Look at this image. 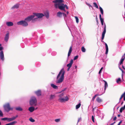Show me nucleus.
I'll return each mask as SVG.
<instances>
[{
  "mask_svg": "<svg viewBox=\"0 0 125 125\" xmlns=\"http://www.w3.org/2000/svg\"><path fill=\"white\" fill-rule=\"evenodd\" d=\"M63 0H55L52 1L53 2L55 3L54 6L55 8L65 11V5L63 3Z\"/></svg>",
  "mask_w": 125,
  "mask_h": 125,
  "instance_id": "nucleus-1",
  "label": "nucleus"
},
{
  "mask_svg": "<svg viewBox=\"0 0 125 125\" xmlns=\"http://www.w3.org/2000/svg\"><path fill=\"white\" fill-rule=\"evenodd\" d=\"M65 72L64 68H62L60 71L57 77L56 82V83H60L62 82L64 78Z\"/></svg>",
  "mask_w": 125,
  "mask_h": 125,
  "instance_id": "nucleus-2",
  "label": "nucleus"
},
{
  "mask_svg": "<svg viewBox=\"0 0 125 125\" xmlns=\"http://www.w3.org/2000/svg\"><path fill=\"white\" fill-rule=\"evenodd\" d=\"M26 18L25 19V20L17 22L18 25H21L22 26L26 27L28 26V22L31 20L34 17V16H29Z\"/></svg>",
  "mask_w": 125,
  "mask_h": 125,
  "instance_id": "nucleus-3",
  "label": "nucleus"
},
{
  "mask_svg": "<svg viewBox=\"0 0 125 125\" xmlns=\"http://www.w3.org/2000/svg\"><path fill=\"white\" fill-rule=\"evenodd\" d=\"M64 93H62L59 95V97L60 98L58 99V100L59 102L63 103L69 100V98L67 96H65L64 98H62L64 96Z\"/></svg>",
  "mask_w": 125,
  "mask_h": 125,
  "instance_id": "nucleus-4",
  "label": "nucleus"
},
{
  "mask_svg": "<svg viewBox=\"0 0 125 125\" xmlns=\"http://www.w3.org/2000/svg\"><path fill=\"white\" fill-rule=\"evenodd\" d=\"M3 107L5 111L7 112H9L10 110H12L13 108H11L9 103H7L3 105Z\"/></svg>",
  "mask_w": 125,
  "mask_h": 125,
  "instance_id": "nucleus-5",
  "label": "nucleus"
},
{
  "mask_svg": "<svg viewBox=\"0 0 125 125\" xmlns=\"http://www.w3.org/2000/svg\"><path fill=\"white\" fill-rule=\"evenodd\" d=\"M37 103V100L36 97L34 96L31 97L30 101V105H36Z\"/></svg>",
  "mask_w": 125,
  "mask_h": 125,
  "instance_id": "nucleus-6",
  "label": "nucleus"
},
{
  "mask_svg": "<svg viewBox=\"0 0 125 125\" xmlns=\"http://www.w3.org/2000/svg\"><path fill=\"white\" fill-rule=\"evenodd\" d=\"M44 15L42 13H36L34 12L33 13V15H31V16H49V11L48 10H47L45 11L44 12Z\"/></svg>",
  "mask_w": 125,
  "mask_h": 125,
  "instance_id": "nucleus-7",
  "label": "nucleus"
},
{
  "mask_svg": "<svg viewBox=\"0 0 125 125\" xmlns=\"http://www.w3.org/2000/svg\"><path fill=\"white\" fill-rule=\"evenodd\" d=\"M18 116L17 115H16L15 116H13L11 118H7V120L8 122H11L12 121H13L16 119L18 117Z\"/></svg>",
  "mask_w": 125,
  "mask_h": 125,
  "instance_id": "nucleus-8",
  "label": "nucleus"
},
{
  "mask_svg": "<svg viewBox=\"0 0 125 125\" xmlns=\"http://www.w3.org/2000/svg\"><path fill=\"white\" fill-rule=\"evenodd\" d=\"M0 59L3 61L4 60V56L3 51H1L0 52Z\"/></svg>",
  "mask_w": 125,
  "mask_h": 125,
  "instance_id": "nucleus-9",
  "label": "nucleus"
},
{
  "mask_svg": "<svg viewBox=\"0 0 125 125\" xmlns=\"http://www.w3.org/2000/svg\"><path fill=\"white\" fill-rule=\"evenodd\" d=\"M9 38V33L8 32L7 33L5 36L4 40L6 42H7Z\"/></svg>",
  "mask_w": 125,
  "mask_h": 125,
  "instance_id": "nucleus-10",
  "label": "nucleus"
},
{
  "mask_svg": "<svg viewBox=\"0 0 125 125\" xmlns=\"http://www.w3.org/2000/svg\"><path fill=\"white\" fill-rule=\"evenodd\" d=\"M20 4H16L14 5L13 7H12L11 9H17L18 8Z\"/></svg>",
  "mask_w": 125,
  "mask_h": 125,
  "instance_id": "nucleus-11",
  "label": "nucleus"
},
{
  "mask_svg": "<svg viewBox=\"0 0 125 125\" xmlns=\"http://www.w3.org/2000/svg\"><path fill=\"white\" fill-rule=\"evenodd\" d=\"M35 93L38 96H40L41 95V91L40 90H39L37 91H35Z\"/></svg>",
  "mask_w": 125,
  "mask_h": 125,
  "instance_id": "nucleus-12",
  "label": "nucleus"
},
{
  "mask_svg": "<svg viewBox=\"0 0 125 125\" xmlns=\"http://www.w3.org/2000/svg\"><path fill=\"white\" fill-rule=\"evenodd\" d=\"M125 55V53L122 56V57L120 60V62L119 63L120 65H121V64L123 63V62L124 61L125 58V57L123 58Z\"/></svg>",
  "mask_w": 125,
  "mask_h": 125,
  "instance_id": "nucleus-13",
  "label": "nucleus"
},
{
  "mask_svg": "<svg viewBox=\"0 0 125 125\" xmlns=\"http://www.w3.org/2000/svg\"><path fill=\"white\" fill-rule=\"evenodd\" d=\"M6 24L8 26H11L13 25V23L11 22H6Z\"/></svg>",
  "mask_w": 125,
  "mask_h": 125,
  "instance_id": "nucleus-14",
  "label": "nucleus"
},
{
  "mask_svg": "<svg viewBox=\"0 0 125 125\" xmlns=\"http://www.w3.org/2000/svg\"><path fill=\"white\" fill-rule=\"evenodd\" d=\"M72 46H71L70 47L69 49V50L68 54V57H69L70 55V54L72 52Z\"/></svg>",
  "mask_w": 125,
  "mask_h": 125,
  "instance_id": "nucleus-15",
  "label": "nucleus"
},
{
  "mask_svg": "<svg viewBox=\"0 0 125 125\" xmlns=\"http://www.w3.org/2000/svg\"><path fill=\"white\" fill-rule=\"evenodd\" d=\"M105 47H106V52H105V54H107V53H108V46L107 44L106 43H105Z\"/></svg>",
  "mask_w": 125,
  "mask_h": 125,
  "instance_id": "nucleus-16",
  "label": "nucleus"
},
{
  "mask_svg": "<svg viewBox=\"0 0 125 125\" xmlns=\"http://www.w3.org/2000/svg\"><path fill=\"white\" fill-rule=\"evenodd\" d=\"M35 109V108L33 107H31L29 108V110L31 112H32Z\"/></svg>",
  "mask_w": 125,
  "mask_h": 125,
  "instance_id": "nucleus-17",
  "label": "nucleus"
},
{
  "mask_svg": "<svg viewBox=\"0 0 125 125\" xmlns=\"http://www.w3.org/2000/svg\"><path fill=\"white\" fill-rule=\"evenodd\" d=\"M96 101L98 103H101L103 101V100L102 99L100 98L99 97H97L96 99Z\"/></svg>",
  "mask_w": 125,
  "mask_h": 125,
  "instance_id": "nucleus-18",
  "label": "nucleus"
},
{
  "mask_svg": "<svg viewBox=\"0 0 125 125\" xmlns=\"http://www.w3.org/2000/svg\"><path fill=\"white\" fill-rule=\"evenodd\" d=\"M104 82V90L105 91V90L106 88L108 87V85L107 82L103 80Z\"/></svg>",
  "mask_w": 125,
  "mask_h": 125,
  "instance_id": "nucleus-19",
  "label": "nucleus"
},
{
  "mask_svg": "<svg viewBox=\"0 0 125 125\" xmlns=\"http://www.w3.org/2000/svg\"><path fill=\"white\" fill-rule=\"evenodd\" d=\"M51 86L54 89H57L58 88V86L53 84H52Z\"/></svg>",
  "mask_w": 125,
  "mask_h": 125,
  "instance_id": "nucleus-20",
  "label": "nucleus"
},
{
  "mask_svg": "<svg viewBox=\"0 0 125 125\" xmlns=\"http://www.w3.org/2000/svg\"><path fill=\"white\" fill-rule=\"evenodd\" d=\"M15 109L16 110H18L20 111H21L22 110V109L20 107H16L15 108Z\"/></svg>",
  "mask_w": 125,
  "mask_h": 125,
  "instance_id": "nucleus-21",
  "label": "nucleus"
},
{
  "mask_svg": "<svg viewBox=\"0 0 125 125\" xmlns=\"http://www.w3.org/2000/svg\"><path fill=\"white\" fill-rule=\"evenodd\" d=\"M81 105V104L80 103H79L78 104L76 105V108L77 109L79 108Z\"/></svg>",
  "mask_w": 125,
  "mask_h": 125,
  "instance_id": "nucleus-22",
  "label": "nucleus"
},
{
  "mask_svg": "<svg viewBox=\"0 0 125 125\" xmlns=\"http://www.w3.org/2000/svg\"><path fill=\"white\" fill-rule=\"evenodd\" d=\"M99 9L100 11V12L101 13V14L102 15H103V9L102 8L100 7H99Z\"/></svg>",
  "mask_w": 125,
  "mask_h": 125,
  "instance_id": "nucleus-23",
  "label": "nucleus"
},
{
  "mask_svg": "<svg viewBox=\"0 0 125 125\" xmlns=\"http://www.w3.org/2000/svg\"><path fill=\"white\" fill-rule=\"evenodd\" d=\"M76 22L78 23L79 22V19L77 16H75Z\"/></svg>",
  "mask_w": 125,
  "mask_h": 125,
  "instance_id": "nucleus-24",
  "label": "nucleus"
},
{
  "mask_svg": "<svg viewBox=\"0 0 125 125\" xmlns=\"http://www.w3.org/2000/svg\"><path fill=\"white\" fill-rule=\"evenodd\" d=\"M55 97V95H52V94L51 95H50V99H52L53 98H54Z\"/></svg>",
  "mask_w": 125,
  "mask_h": 125,
  "instance_id": "nucleus-25",
  "label": "nucleus"
},
{
  "mask_svg": "<svg viewBox=\"0 0 125 125\" xmlns=\"http://www.w3.org/2000/svg\"><path fill=\"white\" fill-rule=\"evenodd\" d=\"M125 109L123 107H121L119 110V111L120 113H122L123 110H124Z\"/></svg>",
  "mask_w": 125,
  "mask_h": 125,
  "instance_id": "nucleus-26",
  "label": "nucleus"
},
{
  "mask_svg": "<svg viewBox=\"0 0 125 125\" xmlns=\"http://www.w3.org/2000/svg\"><path fill=\"white\" fill-rule=\"evenodd\" d=\"M29 120L31 122H34L35 120L32 118L31 117L29 118Z\"/></svg>",
  "mask_w": 125,
  "mask_h": 125,
  "instance_id": "nucleus-27",
  "label": "nucleus"
},
{
  "mask_svg": "<svg viewBox=\"0 0 125 125\" xmlns=\"http://www.w3.org/2000/svg\"><path fill=\"white\" fill-rule=\"evenodd\" d=\"M93 4L95 7L97 8H98V6L96 3L95 2H94L93 3Z\"/></svg>",
  "mask_w": 125,
  "mask_h": 125,
  "instance_id": "nucleus-28",
  "label": "nucleus"
},
{
  "mask_svg": "<svg viewBox=\"0 0 125 125\" xmlns=\"http://www.w3.org/2000/svg\"><path fill=\"white\" fill-rule=\"evenodd\" d=\"M82 51L83 52H85V49L83 47H82Z\"/></svg>",
  "mask_w": 125,
  "mask_h": 125,
  "instance_id": "nucleus-29",
  "label": "nucleus"
},
{
  "mask_svg": "<svg viewBox=\"0 0 125 125\" xmlns=\"http://www.w3.org/2000/svg\"><path fill=\"white\" fill-rule=\"evenodd\" d=\"M104 30L103 31H106V25L105 23L104 25Z\"/></svg>",
  "mask_w": 125,
  "mask_h": 125,
  "instance_id": "nucleus-30",
  "label": "nucleus"
},
{
  "mask_svg": "<svg viewBox=\"0 0 125 125\" xmlns=\"http://www.w3.org/2000/svg\"><path fill=\"white\" fill-rule=\"evenodd\" d=\"M21 13L24 15H25V13H27V12L26 10H24L23 11H21Z\"/></svg>",
  "mask_w": 125,
  "mask_h": 125,
  "instance_id": "nucleus-31",
  "label": "nucleus"
},
{
  "mask_svg": "<svg viewBox=\"0 0 125 125\" xmlns=\"http://www.w3.org/2000/svg\"><path fill=\"white\" fill-rule=\"evenodd\" d=\"M99 17H100V20L101 22H102L104 21V19L102 17V16H99Z\"/></svg>",
  "mask_w": 125,
  "mask_h": 125,
  "instance_id": "nucleus-32",
  "label": "nucleus"
},
{
  "mask_svg": "<svg viewBox=\"0 0 125 125\" xmlns=\"http://www.w3.org/2000/svg\"><path fill=\"white\" fill-rule=\"evenodd\" d=\"M106 31H103L102 34V37H104Z\"/></svg>",
  "mask_w": 125,
  "mask_h": 125,
  "instance_id": "nucleus-33",
  "label": "nucleus"
},
{
  "mask_svg": "<svg viewBox=\"0 0 125 125\" xmlns=\"http://www.w3.org/2000/svg\"><path fill=\"white\" fill-rule=\"evenodd\" d=\"M72 64L69 63L67 65V67H69V68H71L72 66Z\"/></svg>",
  "mask_w": 125,
  "mask_h": 125,
  "instance_id": "nucleus-34",
  "label": "nucleus"
},
{
  "mask_svg": "<svg viewBox=\"0 0 125 125\" xmlns=\"http://www.w3.org/2000/svg\"><path fill=\"white\" fill-rule=\"evenodd\" d=\"M121 81V79L120 78H119L116 80V82L118 83L119 82Z\"/></svg>",
  "mask_w": 125,
  "mask_h": 125,
  "instance_id": "nucleus-35",
  "label": "nucleus"
},
{
  "mask_svg": "<svg viewBox=\"0 0 125 125\" xmlns=\"http://www.w3.org/2000/svg\"><path fill=\"white\" fill-rule=\"evenodd\" d=\"M62 13L60 12H59L57 13V16H60V15H62Z\"/></svg>",
  "mask_w": 125,
  "mask_h": 125,
  "instance_id": "nucleus-36",
  "label": "nucleus"
},
{
  "mask_svg": "<svg viewBox=\"0 0 125 125\" xmlns=\"http://www.w3.org/2000/svg\"><path fill=\"white\" fill-rule=\"evenodd\" d=\"M60 120V119H55V121L56 122H59Z\"/></svg>",
  "mask_w": 125,
  "mask_h": 125,
  "instance_id": "nucleus-37",
  "label": "nucleus"
},
{
  "mask_svg": "<svg viewBox=\"0 0 125 125\" xmlns=\"http://www.w3.org/2000/svg\"><path fill=\"white\" fill-rule=\"evenodd\" d=\"M3 116V114L1 111L0 110V116L2 117Z\"/></svg>",
  "mask_w": 125,
  "mask_h": 125,
  "instance_id": "nucleus-38",
  "label": "nucleus"
},
{
  "mask_svg": "<svg viewBox=\"0 0 125 125\" xmlns=\"http://www.w3.org/2000/svg\"><path fill=\"white\" fill-rule=\"evenodd\" d=\"M2 120H7V117H5L4 118H2L1 119Z\"/></svg>",
  "mask_w": 125,
  "mask_h": 125,
  "instance_id": "nucleus-39",
  "label": "nucleus"
},
{
  "mask_svg": "<svg viewBox=\"0 0 125 125\" xmlns=\"http://www.w3.org/2000/svg\"><path fill=\"white\" fill-rule=\"evenodd\" d=\"M124 95L123 94L121 96L120 98L119 99V103L120 102V100L122 99V98L123 97V96Z\"/></svg>",
  "mask_w": 125,
  "mask_h": 125,
  "instance_id": "nucleus-40",
  "label": "nucleus"
},
{
  "mask_svg": "<svg viewBox=\"0 0 125 125\" xmlns=\"http://www.w3.org/2000/svg\"><path fill=\"white\" fill-rule=\"evenodd\" d=\"M78 55L75 56L74 58V59H73L74 60H76L78 58Z\"/></svg>",
  "mask_w": 125,
  "mask_h": 125,
  "instance_id": "nucleus-41",
  "label": "nucleus"
},
{
  "mask_svg": "<svg viewBox=\"0 0 125 125\" xmlns=\"http://www.w3.org/2000/svg\"><path fill=\"white\" fill-rule=\"evenodd\" d=\"M96 97L95 95H94V96L92 98V100L93 101H94L95 98V97Z\"/></svg>",
  "mask_w": 125,
  "mask_h": 125,
  "instance_id": "nucleus-42",
  "label": "nucleus"
},
{
  "mask_svg": "<svg viewBox=\"0 0 125 125\" xmlns=\"http://www.w3.org/2000/svg\"><path fill=\"white\" fill-rule=\"evenodd\" d=\"M92 121L93 122H94V116L93 115L92 116Z\"/></svg>",
  "mask_w": 125,
  "mask_h": 125,
  "instance_id": "nucleus-43",
  "label": "nucleus"
},
{
  "mask_svg": "<svg viewBox=\"0 0 125 125\" xmlns=\"http://www.w3.org/2000/svg\"><path fill=\"white\" fill-rule=\"evenodd\" d=\"M66 8L67 9H68V7L66 5H65V8Z\"/></svg>",
  "mask_w": 125,
  "mask_h": 125,
  "instance_id": "nucleus-44",
  "label": "nucleus"
},
{
  "mask_svg": "<svg viewBox=\"0 0 125 125\" xmlns=\"http://www.w3.org/2000/svg\"><path fill=\"white\" fill-rule=\"evenodd\" d=\"M73 60L72 59L71 60L70 62V63L71 64H72H72L73 63Z\"/></svg>",
  "mask_w": 125,
  "mask_h": 125,
  "instance_id": "nucleus-45",
  "label": "nucleus"
},
{
  "mask_svg": "<svg viewBox=\"0 0 125 125\" xmlns=\"http://www.w3.org/2000/svg\"><path fill=\"white\" fill-rule=\"evenodd\" d=\"M37 18H42V17L43 16H37Z\"/></svg>",
  "mask_w": 125,
  "mask_h": 125,
  "instance_id": "nucleus-46",
  "label": "nucleus"
},
{
  "mask_svg": "<svg viewBox=\"0 0 125 125\" xmlns=\"http://www.w3.org/2000/svg\"><path fill=\"white\" fill-rule=\"evenodd\" d=\"M116 116L113 119V120L114 121H115L116 120Z\"/></svg>",
  "mask_w": 125,
  "mask_h": 125,
  "instance_id": "nucleus-47",
  "label": "nucleus"
},
{
  "mask_svg": "<svg viewBox=\"0 0 125 125\" xmlns=\"http://www.w3.org/2000/svg\"><path fill=\"white\" fill-rule=\"evenodd\" d=\"M102 94H96L95 95L96 96V97L97 96H100Z\"/></svg>",
  "mask_w": 125,
  "mask_h": 125,
  "instance_id": "nucleus-48",
  "label": "nucleus"
},
{
  "mask_svg": "<svg viewBox=\"0 0 125 125\" xmlns=\"http://www.w3.org/2000/svg\"><path fill=\"white\" fill-rule=\"evenodd\" d=\"M3 49V48L2 47H0V51L1 50Z\"/></svg>",
  "mask_w": 125,
  "mask_h": 125,
  "instance_id": "nucleus-49",
  "label": "nucleus"
},
{
  "mask_svg": "<svg viewBox=\"0 0 125 125\" xmlns=\"http://www.w3.org/2000/svg\"><path fill=\"white\" fill-rule=\"evenodd\" d=\"M122 121H120L119 123H118V125H120V124H121L122 123Z\"/></svg>",
  "mask_w": 125,
  "mask_h": 125,
  "instance_id": "nucleus-50",
  "label": "nucleus"
},
{
  "mask_svg": "<svg viewBox=\"0 0 125 125\" xmlns=\"http://www.w3.org/2000/svg\"><path fill=\"white\" fill-rule=\"evenodd\" d=\"M81 120V118H79V119H78V122L80 120Z\"/></svg>",
  "mask_w": 125,
  "mask_h": 125,
  "instance_id": "nucleus-51",
  "label": "nucleus"
},
{
  "mask_svg": "<svg viewBox=\"0 0 125 125\" xmlns=\"http://www.w3.org/2000/svg\"><path fill=\"white\" fill-rule=\"evenodd\" d=\"M124 97V100L125 101V94H124V95L123 96Z\"/></svg>",
  "mask_w": 125,
  "mask_h": 125,
  "instance_id": "nucleus-52",
  "label": "nucleus"
},
{
  "mask_svg": "<svg viewBox=\"0 0 125 125\" xmlns=\"http://www.w3.org/2000/svg\"><path fill=\"white\" fill-rule=\"evenodd\" d=\"M96 108V107H95L94 108H93V110H92V111L93 112H94V110Z\"/></svg>",
  "mask_w": 125,
  "mask_h": 125,
  "instance_id": "nucleus-53",
  "label": "nucleus"
},
{
  "mask_svg": "<svg viewBox=\"0 0 125 125\" xmlns=\"http://www.w3.org/2000/svg\"><path fill=\"white\" fill-rule=\"evenodd\" d=\"M86 4L87 5H88V6H89V5H90L87 2H86Z\"/></svg>",
  "mask_w": 125,
  "mask_h": 125,
  "instance_id": "nucleus-54",
  "label": "nucleus"
},
{
  "mask_svg": "<svg viewBox=\"0 0 125 125\" xmlns=\"http://www.w3.org/2000/svg\"><path fill=\"white\" fill-rule=\"evenodd\" d=\"M66 88H65L64 89H63V90L62 91H64L65 90H66Z\"/></svg>",
  "mask_w": 125,
  "mask_h": 125,
  "instance_id": "nucleus-55",
  "label": "nucleus"
},
{
  "mask_svg": "<svg viewBox=\"0 0 125 125\" xmlns=\"http://www.w3.org/2000/svg\"><path fill=\"white\" fill-rule=\"evenodd\" d=\"M89 6V7H91L92 8H93V7H92V6L91 5H90Z\"/></svg>",
  "mask_w": 125,
  "mask_h": 125,
  "instance_id": "nucleus-56",
  "label": "nucleus"
},
{
  "mask_svg": "<svg viewBox=\"0 0 125 125\" xmlns=\"http://www.w3.org/2000/svg\"><path fill=\"white\" fill-rule=\"evenodd\" d=\"M104 21L101 22V24L102 25H104Z\"/></svg>",
  "mask_w": 125,
  "mask_h": 125,
  "instance_id": "nucleus-57",
  "label": "nucleus"
},
{
  "mask_svg": "<svg viewBox=\"0 0 125 125\" xmlns=\"http://www.w3.org/2000/svg\"><path fill=\"white\" fill-rule=\"evenodd\" d=\"M70 68H69V67H68V68L67 69V71H69V69H70Z\"/></svg>",
  "mask_w": 125,
  "mask_h": 125,
  "instance_id": "nucleus-58",
  "label": "nucleus"
},
{
  "mask_svg": "<svg viewBox=\"0 0 125 125\" xmlns=\"http://www.w3.org/2000/svg\"><path fill=\"white\" fill-rule=\"evenodd\" d=\"M103 67H102L101 68V69H100V71H102V69H103Z\"/></svg>",
  "mask_w": 125,
  "mask_h": 125,
  "instance_id": "nucleus-59",
  "label": "nucleus"
},
{
  "mask_svg": "<svg viewBox=\"0 0 125 125\" xmlns=\"http://www.w3.org/2000/svg\"><path fill=\"white\" fill-rule=\"evenodd\" d=\"M122 71V72H123V70L120 68H119Z\"/></svg>",
  "mask_w": 125,
  "mask_h": 125,
  "instance_id": "nucleus-60",
  "label": "nucleus"
},
{
  "mask_svg": "<svg viewBox=\"0 0 125 125\" xmlns=\"http://www.w3.org/2000/svg\"><path fill=\"white\" fill-rule=\"evenodd\" d=\"M101 72L102 71H100L99 72V74H100L101 73Z\"/></svg>",
  "mask_w": 125,
  "mask_h": 125,
  "instance_id": "nucleus-61",
  "label": "nucleus"
},
{
  "mask_svg": "<svg viewBox=\"0 0 125 125\" xmlns=\"http://www.w3.org/2000/svg\"><path fill=\"white\" fill-rule=\"evenodd\" d=\"M45 16L47 19H48L49 17V16Z\"/></svg>",
  "mask_w": 125,
  "mask_h": 125,
  "instance_id": "nucleus-62",
  "label": "nucleus"
},
{
  "mask_svg": "<svg viewBox=\"0 0 125 125\" xmlns=\"http://www.w3.org/2000/svg\"><path fill=\"white\" fill-rule=\"evenodd\" d=\"M67 16H64V19L65 20V18Z\"/></svg>",
  "mask_w": 125,
  "mask_h": 125,
  "instance_id": "nucleus-63",
  "label": "nucleus"
},
{
  "mask_svg": "<svg viewBox=\"0 0 125 125\" xmlns=\"http://www.w3.org/2000/svg\"><path fill=\"white\" fill-rule=\"evenodd\" d=\"M122 68L124 69L125 70V68L124 67V66H123V65L122 66Z\"/></svg>",
  "mask_w": 125,
  "mask_h": 125,
  "instance_id": "nucleus-64",
  "label": "nucleus"
}]
</instances>
